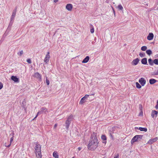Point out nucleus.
<instances>
[{"label":"nucleus","instance_id":"nucleus-13","mask_svg":"<svg viewBox=\"0 0 158 158\" xmlns=\"http://www.w3.org/2000/svg\"><path fill=\"white\" fill-rule=\"evenodd\" d=\"M11 79L15 82H19V79L16 76H12L11 77Z\"/></svg>","mask_w":158,"mask_h":158},{"label":"nucleus","instance_id":"nucleus-38","mask_svg":"<svg viewBox=\"0 0 158 158\" xmlns=\"http://www.w3.org/2000/svg\"><path fill=\"white\" fill-rule=\"evenodd\" d=\"M23 53V50H21L18 53V54L19 56H21Z\"/></svg>","mask_w":158,"mask_h":158},{"label":"nucleus","instance_id":"nucleus-7","mask_svg":"<svg viewBox=\"0 0 158 158\" xmlns=\"http://www.w3.org/2000/svg\"><path fill=\"white\" fill-rule=\"evenodd\" d=\"M139 82L142 86H144L146 83V80L143 77H141L139 79Z\"/></svg>","mask_w":158,"mask_h":158},{"label":"nucleus","instance_id":"nucleus-44","mask_svg":"<svg viewBox=\"0 0 158 158\" xmlns=\"http://www.w3.org/2000/svg\"><path fill=\"white\" fill-rule=\"evenodd\" d=\"M114 158H119V155L118 154L117 155L115 156Z\"/></svg>","mask_w":158,"mask_h":158},{"label":"nucleus","instance_id":"nucleus-24","mask_svg":"<svg viewBox=\"0 0 158 158\" xmlns=\"http://www.w3.org/2000/svg\"><path fill=\"white\" fill-rule=\"evenodd\" d=\"M148 62L150 65H153L154 63V60L153 61L152 60L151 58L148 59Z\"/></svg>","mask_w":158,"mask_h":158},{"label":"nucleus","instance_id":"nucleus-31","mask_svg":"<svg viewBox=\"0 0 158 158\" xmlns=\"http://www.w3.org/2000/svg\"><path fill=\"white\" fill-rule=\"evenodd\" d=\"M147 48V47L146 46H143L141 48V50L143 51H146Z\"/></svg>","mask_w":158,"mask_h":158},{"label":"nucleus","instance_id":"nucleus-41","mask_svg":"<svg viewBox=\"0 0 158 158\" xmlns=\"http://www.w3.org/2000/svg\"><path fill=\"white\" fill-rule=\"evenodd\" d=\"M94 32V29L93 27H92V28L90 30V32L91 33H93Z\"/></svg>","mask_w":158,"mask_h":158},{"label":"nucleus","instance_id":"nucleus-20","mask_svg":"<svg viewBox=\"0 0 158 158\" xmlns=\"http://www.w3.org/2000/svg\"><path fill=\"white\" fill-rule=\"evenodd\" d=\"M101 139L103 140V143L106 144V136L104 135H102L101 136Z\"/></svg>","mask_w":158,"mask_h":158},{"label":"nucleus","instance_id":"nucleus-50","mask_svg":"<svg viewBox=\"0 0 158 158\" xmlns=\"http://www.w3.org/2000/svg\"><path fill=\"white\" fill-rule=\"evenodd\" d=\"M141 114H142V112H140V113L139 114V115H140Z\"/></svg>","mask_w":158,"mask_h":158},{"label":"nucleus","instance_id":"nucleus-46","mask_svg":"<svg viewBox=\"0 0 158 158\" xmlns=\"http://www.w3.org/2000/svg\"><path fill=\"white\" fill-rule=\"evenodd\" d=\"M57 126V124H55L54 126V128H55Z\"/></svg>","mask_w":158,"mask_h":158},{"label":"nucleus","instance_id":"nucleus-32","mask_svg":"<svg viewBox=\"0 0 158 158\" xmlns=\"http://www.w3.org/2000/svg\"><path fill=\"white\" fill-rule=\"evenodd\" d=\"M139 55L141 57H143L145 56V54L144 53L140 52L139 54Z\"/></svg>","mask_w":158,"mask_h":158},{"label":"nucleus","instance_id":"nucleus-25","mask_svg":"<svg viewBox=\"0 0 158 158\" xmlns=\"http://www.w3.org/2000/svg\"><path fill=\"white\" fill-rule=\"evenodd\" d=\"M139 130L141 131L146 132L147 131V129L146 128H143L139 127Z\"/></svg>","mask_w":158,"mask_h":158},{"label":"nucleus","instance_id":"nucleus-35","mask_svg":"<svg viewBox=\"0 0 158 158\" xmlns=\"http://www.w3.org/2000/svg\"><path fill=\"white\" fill-rule=\"evenodd\" d=\"M154 63L156 64H158V58L154 60Z\"/></svg>","mask_w":158,"mask_h":158},{"label":"nucleus","instance_id":"nucleus-22","mask_svg":"<svg viewBox=\"0 0 158 158\" xmlns=\"http://www.w3.org/2000/svg\"><path fill=\"white\" fill-rule=\"evenodd\" d=\"M53 156L55 158H59V155L57 152L56 151H54L53 153Z\"/></svg>","mask_w":158,"mask_h":158},{"label":"nucleus","instance_id":"nucleus-43","mask_svg":"<svg viewBox=\"0 0 158 158\" xmlns=\"http://www.w3.org/2000/svg\"><path fill=\"white\" fill-rule=\"evenodd\" d=\"M155 108L156 109H158V101H157V102H156V106H155Z\"/></svg>","mask_w":158,"mask_h":158},{"label":"nucleus","instance_id":"nucleus-37","mask_svg":"<svg viewBox=\"0 0 158 158\" xmlns=\"http://www.w3.org/2000/svg\"><path fill=\"white\" fill-rule=\"evenodd\" d=\"M49 59H48V57H45V58L44 59V62L46 63H47L49 61Z\"/></svg>","mask_w":158,"mask_h":158},{"label":"nucleus","instance_id":"nucleus-49","mask_svg":"<svg viewBox=\"0 0 158 158\" xmlns=\"http://www.w3.org/2000/svg\"><path fill=\"white\" fill-rule=\"evenodd\" d=\"M135 129H139V128L138 127H135Z\"/></svg>","mask_w":158,"mask_h":158},{"label":"nucleus","instance_id":"nucleus-51","mask_svg":"<svg viewBox=\"0 0 158 158\" xmlns=\"http://www.w3.org/2000/svg\"><path fill=\"white\" fill-rule=\"evenodd\" d=\"M146 5L147 6H148V4H146Z\"/></svg>","mask_w":158,"mask_h":158},{"label":"nucleus","instance_id":"nucleus-19","mask_svg":"<svg viewBox=\"0 0 158 158\" xmlns=\"http://www.w3.org/2000/svg\"><path fill=\"white\" fill-rule=\"evenodd\" d=\"M89 56H87L82 61V63H86L89 61Z\"/></svg>","mask_w":158,"mask_h":158},{"label":"nucleus","instance_id":"nucleus-39","mask_svg":"<svg viewBox=\"0 0 158 158\" xmlns=\"http://www.w3.org/2000/svg\"><path fill=\"white\" fill-rule=\"evenodd\" d=\"M49 52H47V54L46 55L45 57H48V59H49L50 57V55H49Z\"/></svg>","mask_w":158,"mask_h":158},{"label":"nucleus","instance_id":"nucleus-4","mask_svg":"<svg viewBox=\"0 0 158 158\" xmlns=\"http://www.w3.org/2000/svg\"><path fill=\"white\" fill-rule=\"evenodd\" d=\"M17 8L15 7V10L13 11L12 15L11 16L10 19V21L9 24V25H12V24L14 18L15 17L16 12L17 11Z\"/></svg>","mask_w":158,"mask_h":158},{"label":"nucleus","instance_id":"nucleus-23","mask_svg":"<svg viewBox=\"0 0 158 158\" xmlns=\"http://www.w3.org/2000/svg\"><path fill=\"white\" fill-rule=\"evenodd\" d=\"M157 114H158V112L157 111H156V110H153V111H152V114H151V116H152V118H153L154 117V115H157Z\"/></svg>","mask_w":158,"mask_h":158},{"label":"nucleus","instance_id":"nucleus-48","mask_svg":"<svg viewBox=\"0 0 158 158\" xmlns=\"http://www.w3.org/2000/svg\"><path fill=\"white\" fill-rule=\"evenodd\" d=\"M81 148H80V147H79L78 148V149L79 151H80L81 150Z\"/></svg>","mask_w":158,"mask_h":158},{"label":"nucleus","instance_id":"nucleus-10","mask_svg":"<svg viewBox=\"0 0 158 158\" xmlns=\"http://www.w3.org/2000/svg\"><path fill=\"white\" fill-rule=\"evenodd\" d=\"M157 139H158L157 137H156L154 139H150L148 141L147 143L149 144H152L154 142L156 141L157 140Z\"/></svg>","mask_w":158,"mask_h":158},{"label":"nucleus","instance_id":"nucleus-40","mask_svg":"<svg viewBox=\"0 0 158 158\" xmlns=\"http://www.w3.org/2000/svg\"><path fill=\"white\" fill-rule=\"evenodd\" d=\"M27 62L29 64H31V60L30 59H28L27 60Z\"/></svg>","mask_w":158,"mask_h":158},{"label":"nucleus","instance_id":"nucleus-12","mask_svg":"<svg viewBox=\"0 0 158 158\" xmlns=\"http://www.w3.org/2000/svg\"><path fill=\"white\" fill-rule=\"evenodd\" d=\"M66 8L69 11H71L73 8V5L71 4H67L66 6Z\"/></svg>","mask_w":158,"mask_h":158},{"label":"nucleus","instance_id":"nucleus-30","mask_svg":"<svg viewBox=\"0 0 158 158\" xmlns=\"http://www.w3.org/2000/svg\"><path fill=\"white\" fill-rule=\"evenodd\" d=\"M118 7L119 10H123V7L121 4L119 5Z\"/></svg>","mask_w":158,"mask_h":158},{"label":"nucleus","instance_id":"nucleus-16","mask_svg":"<svg viewBox=\"0 0 158 158\" xmlns=\"http://www.w3.org/2000/svg\"><path fill=\"white\" fill-rule=\"evenodd\" d=\"M35 153L36 156L37 158H41L42 155L41 151H36Z\"/></svg>","mask_w":158,"mask_h":158},{"label":"nucleus","instance_id":"nucleus-33","mask_svg":"<svg viewBox=\"0 0 158 158\" xmlns=\"http://www.w3.org/2000/svg\"><path fill=\"white\" fill-rule=\"evenodd\" d=\"M139 107L140 110L141 111V112H142V114H143V110H143V107H142V105L139 104Z\"/></svg>","mask_w":158,"mask_h":158},{"label":"nucleus","instance_id":"nucleus-1","mask_svg":"<svg viewBox=\"0 0 158 158\" xmlns=\"http://www.w3.org/2000/svg\"><path fill=\"white\" fill-rule=\"evenodd\" d=\"M98 141L93 140H90L88 145V149L91 150H94L98 147Z\"/></svg>","mask_w":158,"mask_h":158},{"label":"nucleus","instance_id":"nucleus-14","mask_svg":"<svg viewBox=\"0 0 158 158\" xmlns=\"http://www.w3.org/2000/svg\"><path fill=\"white\" fill-rule=\"evenodd\" d=\"M137 141H138V140L136 135L132 139L131 141V144H133L134 142Z\"/></svg>","mask_w":158,"mask_h":158},{"label":"nucleus","instance_id":"nucleus-54","mask_svg":"<svg viewBox=\"0 0 158 158\" xmlns=\"http://www.w3.org/2000/svg\"><path fill=\"white\" fill-rule=\"evenodd\" d=\"M2 41H1V40L0 41V42H2Z\"/></svg>","mask_w":158,"mask_h":158},{"label":"nucleus","instance_id":"nucleus-5","mask_svg":"<svg viewBox=\"0 0 158 158\" xmlns=\"http://www.w3.org/2000/svg\"><path fill=\"white\" fill-rule=\"evenodd\" d=\"M47 111V109L45 107H43L41 108L40 110L39 111L38 113L36 115L35 118L33 119H34L35 118H36L38 116L39 114H42L43 112H45Z\"/></svg>","mask_w":158,"mask_h":158},{"label":"nucleus","instance_id":"nucleus-28","mask_svg":"<svg viewBox=\"0 0 158 158\" xmlns=\"http://www.w3.org/2000/svg\"><path fill=\"white\" fill-rule=\"evenodd\" d=\"M137 136L138 138V141H140L142 139V137L143 136V135H137Z\"/></svg>","mask_w":158,"mask_h":158},{"label":"nucleus","instance_id":"nucleus-42","mask_svg":"<svg viewBox=\"0 0 158 158\" xmlns=\"http://www.w3.org/2000/svg\"><path fill=\"white\" fill-rule=\"evenodd\" d=\"M2 84L0 82V89H1L3 87Z\"/></svg>","mask_w":158,"mask_h":158},{"label":"nucleus","instance_id":"nucleus-6","mask_svg":"<svg viewBox=\"0 0 158 158\" xmlns=\"http://www.w3.org/2000/svg\"><path fill=\"white\" fill-rule=\"evenodd\" d=\"M89 97V95L88 94L85 95L84 97L82 98L79 104H82L83 103L85 102V100L87 99Z\"/></svg>","mask_w":158,"mask_h":158},{"label":"nucleus","instance_id":"nucleus-11","mask_svg":"<svg viewBox=\"0 0 158 158\" xmlns=\"http://www.w3.org/2000/svg\"><path fill=\"white\" fill-rule=\"evenodd\" d=\"M153 37L154 35L153 33H150L147 37V39L149 40H151L153 39Z\"/></svg>","mask_w":158,"mask_h":158},{"label":"nucleus","instance_id":"nucleus-18","mask_svg":"<svg viewBox=\"0 0 158 158\" xmlns=\"http://www.w3.org/2000/svg\"><path fill=\"white\" fill-rule=\"evenodd\" d=\"M141 62L142 64L145 65H148L147 59L146 58H144L141 60Z\"/></svg>","mask_w":158,"mask_h":158},{"label":"nucleus","instance_id":"nucleus-45","mask_svg":"<svg viewBox=\"0 0 158 158\" xmlns=\"http://www.w3.org/2000/svg\"><path fill=\"white\" fill-rule=\"evenodd\" d=\"M10 145H11V143H10L9 145H6L5 146L6 147H7L9 148L10 146Z\"/></svg>","mask_w":158,"mask_h":158},{"label":"nucleus","instance_id":"nucleus-8","mask_svg":"<svg viewBox=\"0 0 158 158\" xmlns=\"http://www.w3.org/2000/svg\"><path fill=\"white\" fill-rule=\"evenodd\" d=\"M139 61V59L138 58L133 60L131 62V64L133 65H137Z\"/></svg>","mask_w":158,"mask_h":158},{"label":"nucleus","instance_id":"nucleus-3","mask_svg":"<svg viewBox=\"0 0 158 158\" xmlns=\"http://www.w3.org/2000/svg\"><path fill=\"white\" fill-rule=\"evenodd\" d=\"M73 118V115H71L68 117L65 122V127L67 130H68L70 124Z\"/></svg>","mask_w":158,"mask_h":158},{"label":"nucleus","instance_id":"nucleus-21","mask_svg":"<svg viewBox=\"0 0 158 158\" xmlns=\"http://www.w3.org/2000/svg\"><path fill=\"white\" fill-rule=\"evenodd\" d=\"M157 81L154 79H151L149 80V83L151 85H152Z\"/></svg>","mask_w":158,"mask_h":158},{"label":"nucleus","instance_id":"nucleus-34","mask_svg":"<svg viewBox=\"0 0 158 158\" xmlns=\"http://www.w3.org/2000/svg\"><path fill=\"white\" fill-rule=\"evenodd\" d=\"M152 75H158V69L156 71H154L152 73Z\"/></svg>","mask_w":158,"mask_h":158},{"label":"nucleus","instance_id":"nucleus-55","mask_svg":"<svg viewBox=\"0 0 158 158\" xmlns=\"http://www.w3.org/2000/svg\"><path fill=\"white\" fill-rule=\"evenodd\" d=\"M72 158H74V157H72Z\"/></svg>","mask_w":158,"mask_h":158},{"label":"nucleus","instance_id":"nucleus-27","mask_svg":"<svg viewBox=\"0 0 158 158\" xmlns=\"http://www.w3.org/2000/svg\"><path fill=\"white\" fill-rule=\"evenodd\" d=\"M146 53L149 56H150L152 54V52L151 50L149 49L146 50Z\"/></svg>","mask_w":158,"mask_h":158},{"label":"nucleus","instance_id":"nucleus-17","mask_svg":"<svg viewBox=\"0 0 158 158\" xmlns=\"http://www.w3.org/2000/svg\"><path fill=\"white\" fill-rule=\"evenodd\" d=\"M41 147L40 144H38L37 143L36 144V146L35 147V149L36 151H41Z\"/></svg>","mask_w":158,"mask_h":158},{"label":"nucleus","instance_id":"nucleus-29","mask_svg":"<svg viewBox=\"0 0 158 158\" xmlns=\"http://www.w3.org/2000/svg\"><path fill=\"white\" fill-rule=\"evenodd\" d=\"M136 87L138 89H140L141 87V85L137 82L136 83Z\"/></svg>","mask_w":158,"mask_h":158},{"label":"nucleus","instance_id":"nucleus-47","mask_svg":"<svg viewBox=\"0 0 158 158\" xmlns=\"http://www.w3.org/2000/svg\"><path fill=\"white\" fill-rule=\"evenodd\" d=\"M58 0H54V2H58Z\"/></svg>","mask_w":158,"mask_h":158},{"label":"nucleus","instance_id":"nucleus-36","mask_svg":"<svg viewBox=\"0 0 158 158\" xmlns=\"http://www.w3.org/2000/svg\"><path fill=\"white\" fill-rule=\"evenodd\" d=\"M46 82L47 85H49L50 81L48 79V78L47 77H46Z\"/></svg>","mask_w":158,"mask_h":158},{"label":"nucleus","instance_id":"nucleus-2","mask_svg":"<svg viewBox=\"0 0 158 158\" xmlns=\"http://www.w3.org/2000/svg\"><path fill=\"white\" fill-rule=\"evenodd\" d=\"M118 127H112L111 129L110 130L109 132V135L111 139L113 141L114 140V135L113 134L116 133V130Z\"/></svg>","mask_w":158,"mask_h":158},{"label":"nucleus","instance_id":"nucleus-26","mask_svg":"<svg viewBox=\"0 0 158 158\" xmlns=\"http://www.w3.org/2000/svg\"><path fill=\"white\" fill-rule=\"evenodd\" d=\"M14 133L13 131H12L11 133L10 134V135L12 136L10 138V143L13 140V137L14 136Z\"/></svg>","mask_w":158,"mask_h":158},{"label":"nucleus","instance_id":"nucleus-52","mask_svg":"<svg viewBox=\"0 0 158 158\" xmlns=\"http://www.w3.org/2000/svg\"><path fill=\"white\" fill-rule=\"evenodd\" d=\"M156 10H158V7H157V8L156 9Z\"/></svg>","mask_w":158,"mask_h":158},{"label":"nucleus","instance_id":"nucleus-9","mask_svg":"<svg viewBox=\"0 0 158 158\" xmlns=\"http://www.w3.org/2000/svg\"><path fill=\"white\" fill-rule=\"evenodd\" d=\"M97 133L95 132H93L91 135V140H96V141H98V139L96 137Z\"/></svg>","mask_w":158,"mask_h":158},{"label":"nucleus","instance_id":"nucleus-15","mask_svg":"<svg viewBox=\"0 0 158 158\" xmlns=\"http://www.w3.org/2000/svg\"><path fill=\"white\" fill-rule=\"evenodd\" d=\"M34 76L35 77L37 78L39 80H41V76L39 73L37 72L35 73Z\"/></svg>","mask_w":158,"mask_h":158},{"label":"nucleus","instance_id":"nucleus-53","mask_svg":"<svg viewBox=\"0 0 158 158\" xmlns=\"http://www.w3.org/2000/svg\"><path fill=\"white\" fill-rule=\"evenodd\" d=\"M114 14L115 13L114 10Z\"/></svg>","mask_w":158,"mask_h":158}]
</instances>
